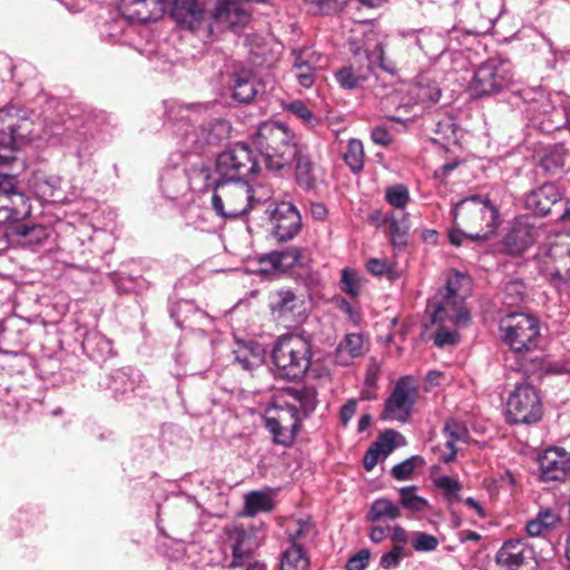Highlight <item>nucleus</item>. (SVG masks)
Returning a JSON list of instances; mask_svg holds the SVG:
<instances>
[{
    "instance_id": "f704fd0d",
    "label": "nucleus",
    "mask_w": 570,
    "mask_h": 570,
    "mask_svg": "<svg viewBox=\"0 0 570 570\" xmlns=\"http://www.w3.org/2000/svg\"><path fill=\"white\" fill-rule=\"evenodd\" d=\"M401 517L400 505L387 498H380L373 501L367 512V520L376 522L381 520L394 521Z\"/></svg>"
},
{
    "instance_id": "f3484780",
    "label": "nucleus",
    "mask_w": 570,
    "mask_h": 570,
    "mask_svg": "<svg viewBox=\"0 0 570 570\" xmlns=\"http://www.w3.org/2000/svg\"><path fill=\"white\" fill-rule=\"evenodd\" d=\"M417 384L412 377L400 379L392 394L385 401L381 419L401 423L407 422L417 397Z\"/></svg>"
},
{
    "instance_id": "a211bd4d",
    "label": "nucleus",
    "mask_w": 570,
    "mask_h": 570,
    "mask_svg": "<svg viewBox=\"0 0 570 570\" xmlns=\"http://www.w3.org/2000/svg\"><path fill=\"white\" fill-rule=\"evenodd\" d=\"M335 79L346 90L368 89L376 98L382 100L390 96V86L381 82L373 75V65L371 62L358 67L353 65L345 66L335 72Z\"/></svg>"
},
{
    "instance_id": "680f3d73",
    "label": "nucleus",
    "mask_w": 570,
    "mask_h": 570,
    "mask_svg": "<svg viewBox=\"0 0 570 570\" xmlns=\"http://www.w3.org/2000/svg\"><path fill=\"white\" fill-rule=\"evenodd\" d=\"M370 560L368 550H360L356 554L351 557L346 563V570H364Z\"/></svg>"
},
{
    "instance_id": "052dcab7",
    "label": "nucleus",
    "mask_w": 570,
    "mask_h": 570,
    "mask_svg": "<svg viewBox=\"0 0 570 570\" xmlns=\"http://www.w3.org/2000/svg\"><path fill=\"white\" fill-rule=\"evenodd\" d=\"M441 38L439 36H434L431 32L428 31H419L415 35V43L416 46L425 51L426 53H434V50L432 48V45L434 41H440Z\"/></svg>"
},
{
    "instance_id": "423d86ee",
    "label": "nucleus",
    "mask_w": 570,
    "mask_h": 570,
    "mask_svg": "<svg viewBox=\"0 0 570 570\" xmlns=\"http://www.w3.org/2000/svg\"><path fill=\"white\" fill-rule=\"evenodd\" d=\"M271 356L275 376L288 381L301 379L311 366V341L299 334L282 335L275 342Z\"/></svg>"
},
{
    "instance_id": "412c9836",
    "label": "nucleus",
    "mask_w": 570,
    "mask_h": 570,
    "mask_svg": "<svg viewBox=\"0 0 570 570\" xmlns=\"http://www.w3.org/2000/svg\"><path fill=\"white\" fill-rule=\"evenodd\" d=\"M264 532L259 528L233 525L227 529V540L233 552V566H239L250 558L263 541Z\"/></svg>"
},
{
    "instance_id": "de8ad7c7",
    "label": "nucleus",
    "mask_w": 570,
    "mask_h": 570,
    "mask_svg": "<svg viewBox=\"0 0 570 570\" xmlns=\"http://www.w3.org/2000/svg\"><path fill=\"white\" fill-rule=\"evenodd\" d=\"M385 200L395 209L405 213V208L411 200L409 189L403 184L389 186L385 190Z\"/></svg>"
},
{
    "instance_id": "f03ea898",
    "label": "nucleus",
    "mask_w": 570,
    "mask_h": 570,
    "mask_svg": "<svg viewBox=\"0 0 570 570\" xmlns=\"http://www.w3.org/2000/svg\"><path fill=\"white\" fill-rule=\"evenodd\" d=\"M207 106L200 104L183 105L175 102L168 109V120L176 139L178 153L199 155L206 146L215 145L225 131L220 121L206 122Z\"/></svg>"
},
{
    "instance_id": "dca6fc26",
    "label": "nucleus",
    "mask_w": 570,
    "mask_h": 570,
    "mask_svg": "<svg viewBox=\"0 0 570 570\" xmlns=\"http://www.w3.org/2000/svg\"><path fill=\"white\" fill-rule=\"evenodd\" d=\"M266 213L271 224V236L278 243L295 238L302 229V216L291 202L272 203Z\"/></svg>"
},
{
    "instance_id": "37998d69",
    "label": "nucleus",
    "mask_w": 570,
    "mask_h": 570,
    "mask_svg": "<svg viewBox=\"0 0 570 570\" xmlns=\"http://www.w3.org/2000/svg\"><path fill=\"white\" fill-rule=\"evenodd\" d=\"M528 459L535 460L538 463H570V453L562 446H548L542 451L530 450Z\"/></svg>"
},
{
    "instance_id": "49530a36",
    "label": "nucleus",
    "mask_w": 570,
    "mask_h": 570,
    "mask_svg": "<svg viewBox=\"0 0 570 570\" xmlns=\"http://www.w3.org/2000/svg\"><path fill=\"white\" fill-rule=\"evenodd\" d=\"M344 160L353 173H360L364 167V148L358 139H351L344 154Z\"/></svg>"
},
{
    "instance_id": "c03bdc74",
    "label": "nucleus",
    "mask_w": 570,
    "mask_h": 570,
    "mask_svg": "<svg viewBox=\"0 0 570 570\" xmlns=\"http://www.w3.org/2000/svg\"><path fill=\"white\" fill-rule=\"evenodd\" d=\"M293 69L322 68L323 57L312 48L294 49Z\"/></svg>"
},
{
    "instance_id": "58836bf2",
    "label": "nucleus",
    "mask_w": 570,
    "mask_h": 570,
    "mask_svg": "<svg viewBox=\"0 0 570 570\" xmlns=\"http://www.w3.org/2000/svg\"><path fill=\"white\" fill-rule=\"evenodd\" d=\"M569 154L563 145H557L550 148L541 158L540 165L542 169L551 175L562 171Z\"/></svg>"
},
{
    "instance_id": "aec40b11",
    "label": "nucleus",
    "mask_w": 570,
    "mask_h": 570,
    "mask_svg": "<svg viewBox=\"0 0 570 570\" xmlns=\"http://www.w3.org/2000/svg\"><path fill=\"white\" fill-rule=\"evenodd\" d=\"M443 433L445 442L433 448L435 460L450 463L462 458L470 439L465 424L456 419H449L444 424Z\"/></svg>"
},
{
    "instance_id": "39448f33",
    "label": "nucleus",
    "mask_w": 570,
    "mask_h": 570,
    "mask_svg": "<svg viewBox=\"0 0 570 570\" xmlns=\"http://www.w3.org/2000/svg\"><path fill=\"white\" fill-rule=\"evenodd\" d=\"M268 170L279 171L292 164L306 146L298 144L295 135L284 125L265 122L254 140Z\"/></svg>"
},
{
    "instance_id": "20e7f679",
    "label": "nucleus",
    "mask_w": 570,
    "mask_h": 570,
    "mask_svg": "<svg viewBox=\"0 0 570 570\" xmlns=\"http://www.w3.org/2000/svg\"><path fill=\"white\" fill-rule=\"evenodd\" d=\"M454 227L449 230V240L454 246L464 239L481 240L494 234L500 216L497 206L484 196L472 195L454 204L452 210Z\"/></svg>"
},
{
    "instance_id": "7ed1b4c3",
    "label": "nucleus",
    "mask_w": 570,
    "mask_h": 570,
    "mask_svg": "<svg viewBox=\"0 0 570 570\" xmlns=\"http://www.w3.org/2000/svg\"><path fill=\"white\" fill-rule=\"evenodd\" d=\"M317 404V391L314 386L288 387L283 391L265 411V426L273 441L281 445L293 443L299 422Z\"/></svg>"
},
{
    "instance_id": "c9c22d12",
    "label": "nucleus",
    "mask_w": 570,
    "mask_h": 570,
    "mask_svg": "<svg viewBox=\"0 0 570 570\" xmlns=\"http://www.w3.org/2000/svg\"><path fill=\"white\" fill-rule=\"evenodd\" d=\"M265 358V350L258 343L240 347L236 351V362L246 371H252L261 366Z\"/></svg>"
},
{
    "instance_id": "5701e85b",
    "label": "nucleus",
    "mask_w": 570,
    "mask_h": 570,
    "mask_svg": "<svg viewBox=\"0 0 570 570\" xmlns=\"http://www.w3.org/2000/svg\"><path fill=\"white\" fill-rule=\"evenodd\" d=\"M0 205L12 209L16 216L27 217L30 215L28 197L17 190L16 177L8 173H0Z\"/></svg>"
},
{
    "instance_id": "09e8293b",
    "label": "nucleus",
    "mask_w": 570,
    "mask_h": 570,
    "mask_svg": "<svg viewBox=\"0 0 570 570\" xmlns=\"http://www.w3.org/2000/svg\"><path fill=\"white\" fill-rule=\"evenodd\" d=\"M389 223V233L394 244H405V235L409 232V214L401 213V217L397 218L395 215H392L386 219Z\"/></svg>"
},
{
    "instance_id": "338daca9",
    "label": "nucleus",
    "mask_w": 570,
    "mask_h": 570,
    "mask_svg": "<svg viewBox=\"0 0 570 570\" xmlns=\"http://www.w3.org/2000/svg\"><path fill=\"white\" fill-rule=\"evenodd\" d=\"M357 409V400L351 399L341 407V422L346 426L351 419L355 415Z\"/></svg>"
},
{
    "instance_id": "13d9d810",
    "label": "nucleus",
    "mask_w": 570,
    "mask_h": 570,
    "mask_svg": "<svg viewBox=\"0 0 570 570\" xmlns=\"http://www.w3.org/2000/svg\"><path fill=\"white\" fill-rule=\"evenodd\" d=\"M404 556V549L401 546H395L391 551L381 557L380 566L384 569L396 567Z\"/></svg>"
},
{
    "instance_id": "c85d7f7f",
    "label": "nucleus",
    "mask_w": 570,
    "mask_h": 570,
    "mask_svg": "<svg viewBox=\"0 0 570 570\" xmlns=\"http://www.w3.org/2000/svg\"><path fill=\"white\" fill-rule=\"evenodd\" d=\"M534 242V230L531 226L515 223L503 239V246L511 255H520Z\"/></svg>"
},
{
    "instance_id": "4d7b16f0",
    "label": "nucleus",
    "mask_w": 570,
    "mask_h": 570,
    "mask_svg": "<svg viewBox=\"0 0 570 570\" xmlns=\"http://www.w3.org/2000/svg\"><path fill=\"white\" fill-rule=\"evenodd\" d=\"M375 58L380 68L390 75H395L397 69L394 62L387 60L384 56V46L382 42L375 45V49L372 52V60Z\"/></svg>"
},
{
    "instance_id": "2eb2a0df",
    "label": "nucleus",
    "mask_w": 570,
    "mask_h": 570,
    "mask_svg": "<svg viewBox=\"0 0 570 570\" xmlns=\"http://www.w3.org/2000/svg\"><path fill=\"white\" fill-rule=\"evenodd\" d=\"M441 89L436 81L421 77L416 82L402 86L394 90L390 87V96L385 99L396 105L397 109L410 111L414 106L429 107L439 101Z\"/></svg>"
},
{
    "instance_id": "4c0bfd02",
    "label": "nucleus",
    "mask_w": 570,
    "mask_h": 570,
    "mask_svg": "<svg viewBox=\"0 0 570 570\" xmlns=\"http://www.w3.org/2000/svg\"><path fill=\"white\" fill-rule=\"evenodd\" d=\"M428 311L431 313V321L433 324H438L439 328L436 330L434 334V343L435 345L443 347L446 345H455L460 341V335L458 332L452 327H460L456 325L451 317H446L444 321H434L433 317V308H429Z\"/></svg>"
},
{
    "instance_id": "8fccbe9b",
    "label": "nucleus",
    "mask_w": 570,
    "mask_h": 570,
    "mask_svg": "<svg viewBox=\"0 0 570 570\" xmlns=\"http://www.w3.org/2000/svg\"><path fill=\"white\" fill-rule=\"evenodd\" d=\"M525 286L521 281L508 282L501 293L502 303L507 306H518L523 302Z\"/></svg>"
},
{
    "instance_id": "f8f14e48",
    "label": "nucleus",
    "mask_w": 570,
    "mask_h": 570,
    "mask_svg": "<svg viewBox=\"0 0 570 570\" xmlns=\"http://www.w3.org/2000/svg\"><path fill=\"white\" fill-rule=\"evenodd\" d=\"M507 420L513 424H532L542 417L538 390L528 382L515 384L505 403Z\"/></svg>"
},
{
    "instance_id": "774afa93",
    "label": "nucleus",
    "mask_w": 570,
    "mask_h": 570,
    "mask_svg": "<svg viewBox=\"0 0 570 570\" xmlns=\"http://www.w3.org/2000/svg\"><path fill=\"white\" fill-rule=\"evenodd\" d=\"M372 140L381 146H387L391 142V135L384 127H375L371 134Z\"/></svg>"
},
{
    "instance_id": "473e14b6",
    "label": "nucleus",
    "mask_w": 570,
    "mask_h": 570,
    "mask_svg": "<svg viewBox=\"0 0 570 570\" xmlns=\"http://www.w3.org/2000/svg\"><path fill=\"white\" fill-rule=\"evenodd\" d=\"M301 250L298 247L291 246L282 250H274L266 254L261 262L268 263L275 271H285L299 263Z\"/></svg>"
},
{
    "instance_id": "6e6d98bb",
    "label": "nucleus",
    "mask_w": 570,
    "mask_h": 570,
    "mask_svg": "<svg viewBox=\"0 0 570 570\" xmlns=\"http://www.w3.org/2000/svg\"><path fill=\"white\" fill-rule=\"evenodd\" d=\"M412 546L416 551L428 552L435 550L439 546V541L432 534L425 532H416Z\"/></svg>"
},
{
    "instance_id": "b1692460",
    "label": "nucleus",
    "mask_w": 570,
    "mask_h": 570,
    "mask_svg": "<svg viewBox=\"0 0 570 570\" xmlns=\"http://www.w3.org/2000/svg\"><path fill=\"white\" fill-rule=\"evenodd\" d=\"M27 126V118L21 115V110L14 106H8L0 109V142L7 146L16 147L18 140L24 138L21 132Z\"/></svg>"
},
{
    "instance_id": "0e129e2a",
    "label": "nucleus",
    "mask_w": 570,
    "mask_h": 570,
    "mask_svg": "<svg viewBox=\"0 0 570 570\" xmlns=\"http://www.w3.org/2000/svg\"><path fill=\"white\" fill-rule=\"evenodd\" d=\"M381 371V365L374 358L370 360V363L366 368L364 384L367 387H375L379 379V374Z\"/></svg>"
},
{
    "instance_id": "3c124183",
    "label": "nucleus",
    "mask_w": 570,
    "mask_h": 570,
    "mask_svg": "<svg viewBox=\"0 0 570 570\" xmlns=\"http://www.w3.org/2000/svg\"><path fill=\"white\" fill-rule=\"evenodd\" d=\"M129 4H141L148 9V14L138 13L137 19L141 21L157 20L163 17L166 10V0H125Z\"/></svg>"
},
{
    "instance_id": "bb28decb",
    "label": "nucleus",
    "mask_w": 570,
    "mask_h": 570,
    "mask_svg": "<svg viewBox=\"0 0 570 570\" xmlns=\"http://www.w3.org/2000/svg\"><path fill=\"white\" fill-rule=\"evenodd\" d=\"M61 180L56 175L36 173L29 179V187L35 196L45 203H56L62 199Z\"/></svg>"
},
{
    "instance_id": "f257e3e1",
    "label": "nucleus",
    "mask_w": 570,
    "mask_h": 570,
    "mask_svg": "<svg viewBox=\"0 0 570 570\" xmlns=\"http://www.w3.org/2000/svg\"><path fill=\"white\" fill-rule=\"evenodd\" d=\"M170 17L175 22L191 31H205L207 36L225 30H237L248 20V12L236 0H216L214 10L208 11L205 0H174Z\"/></svg>"
},
{
    "instance_id": "69168bd1",
    "label": "nucleus",
    "mask_w": 570,
    "mask_h": 570,
    "mask_svg": "<svg viewBox=\"0 0 570 570\" xmlns=\"http://www.w3.org/2000/svg\"><path fill=\"white\" fill-rule=\"evenodd\" d=\"M549 531H551L560 521L559 515L552 509L541 510L535 517Z\"/></svg>"
},
{
    "instance_id": "5fc2aeb1",
    "label": "nucleus",
    "mask_w": 570,
    "mask_h": 570,
    "mask_svg": "<svg viewBox=\"0 0 570 570\" xmlns=\"http://www.w3.org/2000/svg\"><path fill=\"white\" fill-rule=\"evenodd\" d=\"M287 110L291 111L293 115L302 119L306 125L314 126L316 122V119L313 115V112L307 108V106L299 101L295 100L287 105Z\"/></svg>"
},
{
    "instance_id": "1a4fd4ad",
    "label": "nucleus",
    "mask_w": 570,
    "mask_h": 570,
    "mask_svg": "<svg viewBox=\"0 0 570 570\" xmlns=\"http://www.w3.org/2000/svg\"><path fill=\"white\" fill-rule=\"evenodd\" d=\"M502 341L515 353L530 352L539 346L538 320L525 313H510L500 320Z\"/></svg>"
},
{
    "instance_id": "e2e57ef3",
    "label": "nucleus",
    "mask_w": 570,
    "mask_h": 570,
    "mask_svg": "<svg viewBox=\"0 0 570 570\" xmlns=\"http://www.w3.org/2000/svg\"><path fill=\"white\" fill-rule=\"evenodd\" d=\"M317 68H304V69H293L295 72V78L298 83L304 88H311L315 81V70Z\"/></svg>"
},
{
    "instance_id": "e433bc0d",
    "label": "nucleus",
    "mask_w": 570,
    "mask_h": 570,
    "mask_svg": "<svg viewBox=\"0 0 570 570\" xmlns=\"http://www.w3.org/2000/svg\"><path fill=\"white\" fill-rule=\"evenodd\" d=\"M288 540L291 546H304L312 542L316 535L314 523L309 519H298L292 528H288Z\"/></svg>"
},
{
    "instance_id": "72a5a7b5",
    "label": "nucleus",
    "mask_w": 570,
    "mask_h": 570,
    "mask_svg": "<svg viewBox=\"0 0 570 570\" xmlns=\"http://www.w3.org/2000/svg\"><path fill=\"white\" fill-rule=\"evenodd\" d=\"M274 508L273 492L269 489L252 491L245 495V513L254 517L261 512H269Z\"/></svg>"
},
{
    "instance_id": "a19ab883",
    "label": "nucleus",
    "mask_w": 570,
    "mask_h": 570,
    "mask_svg": "<svg viewBox=\"0 0 570 570\" xmlns=\"http://www.w3.org/2000/svg\"><path fill=\"white\" fill-rule=\"evenodd\" d=\"M309 559L304 549L298 546H289L282 553L281 570H308Z\"/></svg>"
},
{
    "instance_id": "ddd939ff",
    "label": "nucleus",
    "mask_w": 570,
    "mask_h": 570,
    "mask_svg": "<svg viewBox=\"0 0 570 570\" xmlns=\"http://www.w3.org/2000/svg\"><path fill=\"white\" fill-rule=\"evenodd\" d=\"M541 273L559 291H570V243L560 242L538 254Z\"/></svg>"
},
{
    "instance_id": "2f4dec72",
    "label": "nucleus",
    "mask_w": 570,
    "mask_h": 570,
    "mask_svg": "<svg viewBox=\"0 0 570 570\" xmlns=\"http://www.w3.org/2000/svg\"><path fill=\"white\" fill-rule=\"evenodd\" d=\"M233 98L239 102L247 104L257 95L255 77L250 71L242 70L233 76Z\"/></svg>"
},
{
    "instance_id": "a878e982",
    "label": "nucleus",
    "mask_w": 570,
    "mask_h": 570,
    "mask_svg": "<svg viewBox=\"0 0 570 570\" xmlns=\"http://www.w3.org/2000/svg\"><path fill=\"white\" fill-rule=\"evenodd\" d=\"M405 445L404 436L395 430H385L374 441L364 455L363 463H379L397 448Z\"/></svg>"
},
{
    "instance_id": "0eeeda50",
    "label": "nucleus",
    "mask_w": 570,
    "mask_h": 570,
    "mask_svg": "<svg viewBox=\"0 0 570 570\" xmlns=\"http://www.w3.org/2000/svg\"><path fill=\"white\" fill-rule=\"evenodd\" d=\"M471 291V278L462 273H453L446 279L442 292V298L429 304L433 308L434 321H444L446 317L459 326H466L470 322V313L464 306V301Z\"/></svg>"
},
{
    "instance_id": "ea45409f",
    "label": "nucleus",
    "mask_w": 570,
    "mask_h": 570,
    "mask_svg": "<svg viewBox=\"0 0 570 570\" xmlns=\"http://www.w3.org/2000/svg\"><path fill=\"white\" fill-rule=\"evenodd\" d=\"M83 348L96 361H104L112 355V343L100 334L88 335L83 341Z\"/></svg>"
},
{
    "instance_id": "393cba45",
    "label": "nucleus",
    "mask_w": 570,
    "mask_h": 570,
    "mask_svg": "<svg viewBox=\"0 0 570 570\" xmlns=\"http://www.w3.org/2000/svg\"><path fill=\"white\" fill-rule=\"evenodd\" d=\"M57 227L40 224L19 225L12 230V238L18 245L37 249L46 246L56 234Z\"/></svg>"
},
{
    "instance_id": "7c9ffc66",
    "label": "nucleus",
    "mask_w": 570,
    "mask_h": 570,
    "mask_svg": "<svg viewBox=\"0 0 570 570\" xmlns=\"http://www.w3.org/2000/svg\"><path fill=\"white\" fill-rule=\"evenodd\" d=\"M296 161V181L305 190L316 188L320 176L317 168L312 163L307 153V147L297 156Z\"/></svg>"
},
{
    "instance_id": "4468645a",
    "label": "nucleus",
    "mask_w": 570,
    "mask_h": 570,
    "mask_svg": "<svg viewBox=\"0 0 570 570\" xmlns=\"http://www.w3.org/2000/svg\"><path fill=\"white\" fill-rule=\"evenodd\" d=\"M511 78L509 63L501 58L493 57L476 68L469 89L475 97L490 96L504 89Z\"/></svg>"
},
{
    "instance_id": "bf43d9fd",
    "label": "nucleus",
    "mask_w": 570,
    "mask_h": 570,
    "mask_svg": "<svg viewBox=\"0 0 570 570\" xmlns=\"http://www.w3.org/2000/svg\"><path fill=\"white\" fill-rule=\"evenodd\" d=\"M342 289L351 296H356L360 292V284L355 273L343 269L342 271Z\"/></svg>"
},
{
    "instance_id": "864d4df0",
    "label": "nucleus",
    "mask_w": 570,
    "mask_h": 570,
    "mask_svg": "<svg viewBox=\"0 0 570 570\" xmlns=\"http://www.w3.org/2000/svg\"><path fill=\"white\" fill-rule=\"evenodd\" d=\"M434 483L444 492L449 500L460 499L459 492L461 490V483L456 479L443 475L435 479Z\"/></svg>"
},
{
    "instance_id": "4be33fe9",
    "label": "nucleus",
    "mask_w": 570,
    "mask_h": 570,
    "mask_svg": "<svg viewBox=\"0 0 570 570\" xmlns=\"http://www.w3.org/2000/svg\"><path fill=\"white\" fill-rule=\"evenodd\" d=\"M268 306L275 320L295 322L302 313L303 301L291 289H278L269 294Z\"/></svg>"
},
{
    "instance_id": "6ab92c4d",
    "label": "nucleus",
    "mask_w": 570,
    "mask_h": 570,
    "mask_svg": "<svg viewBox=\"0 0 570 570\" xmlns=\"http://www.w3.org/2000/svg\"><path fill=\"white\" fill-rule=\"evenodd\" d=\"M497 564L504 570H537L534 550L522 539L503 542L495 554Z\"/></svg>"
},
{
    "instance_id": "603ef678",
    "label": "nucleus",
    "mask_w": 570,
    "mask_h": 570,
    "mask_svg": "<svg viewBox=\"0 0 570 570\" xmlns=\"http://www.w3.org/2000/svg\"><path fill=\"white\" fill-rule=\"evenodd\" d=\"M540 479L544 482L570 480V465H541Z\"/></svg>"
},
{
    "instance_id": "c756f323",
    "label": "nucleus",
    "mask_w": 570,
    "mask_h": 570,
    "mask_svg": "<svg viewBox=\"0 0 570 570\" xmlns=\"http://www.w3.org/2000/svg\"><path fill=\"white\" fill-rule=\"evenodd\" d=\"M559 199V193L554 185L544 184L527 196V206L538 215H547Z\"/></svg>"
},
{
    "instance_id": "6e6552de",
    "label": "nucleus",
    "mask_w": 570,
    "mask_h": 570,
    "mask_svg": "<svg viewBox=\"0 0 570 570\" xmlns=\"http://www.w3.org/2000/svg\"><path fill=\"white\" fill-rule=\"evenodd\" d=\"M210 186L209 169L204 161L197 157L190 168L179 167L166 168L160 175V188L165 197L177 199L187 189L203 191Z\"/></svg>"
},
{
    "instance_id": "cd10ccee",
    "label": "nucleus",
    "mask_w": 570,
    "mask_h": 570,
    "mask_svg": "<svg viewBox=\"0 0 570 570\" xmlns=\"http://www.w3.org/2000/svg\"><path fill=\"white\" fill-rule=\"evenodd\" d=\"M367 351L366 343L361 334H347L337 345L333 361L340 366H348L353 361Z\"/></svg>"
},
{
    "instance_id": "a18cd8bd",
    "label": "nucleus",
    "mask_w": 570,
    "mask_h": 570,
    "mask_svg": "<svg viewBox=\"0 0 570 570\" xmlns=\"http://www.w3.org/2000/svg\"><path fill=\"white\" fill-rule=\"evenodd\" d=\"M106 385L117 395H122L135 389V382L130 377L129 371L126 368H118L111 372Z\"/></svg>"
},
{
    "instance_id": "9d476101",
    "label": "nucleus",
    "mask_w": 570,
    "mask_h": 570,
    "mask_svg": "<svg viewBox=\"0 0 570 570\" xmlns=\"http://www.w3.org/2000/svg\"><path fill=\"white\" fill-rule=\"evenodd\" d=\"M212 207L224 218L244 215L253 206L254 195L248 181H213ZM212 185V181H210Z\"/></svg>"
},
{
    "instance_id": "9b49d317",
    "label": "nucleus",
    "mask_w": 570,
    "mask_h": 570,
    "mask_svg": "<svg viewBox=\"0 0 570 570\" xmlns=\"http://www.w3.org/2000/svg\"><path fill=\"white\" fill-rule=\"evenodd\" d=\"M259 170L256 155L246 144H235L217 156L216 171L223 181H248Z\"/></svg>"
},
{
    "instance_id": "79ce46f5",
    "label": "nucleus",
    "mask_w": 570,
    "mask_h": 570,
    "mask_svg": "<svg viewBox=\"0 0 570 570\" xmlns=\"http://www.w3.org/2000/svg\"><path fill=\"white\" fill-rule=\"evenodd\" d=\"M416 487H403L399 490L400 507L413 512L420 513L430 510L431 505L426 499L415 493Z\"/></svg>"
}]
</instances>
